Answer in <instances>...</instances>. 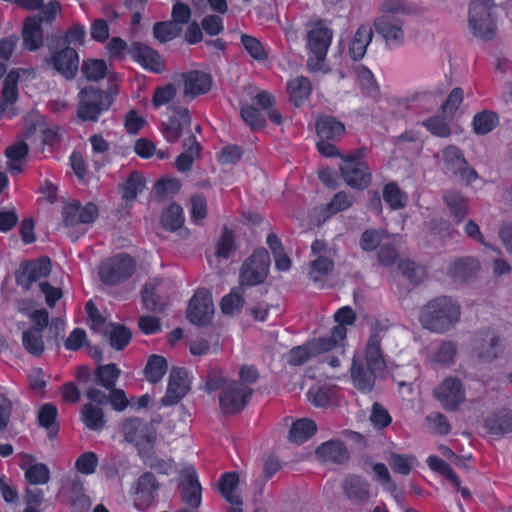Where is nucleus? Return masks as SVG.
<instances>
[{
    "label": "nucleus",
    "instance_id": "51",
    "mask_svg": "<svg viewBox=\"0 0 512 512\" xmlns=\"http://www.w3.org/2000/svg\"><path fill=\"white\" fill-rule=\"evenodd\" d=\"M380 15L399 17L410 15L413 8L406 0H382L379 5Z\"/></svg>",
    "mask_w": 512,
    "mask_h": 512
},
{
    "label": "nucleus",
    "instance_id": "54",
    "mask_svg": "<svg viewBox=\"0 0 512 512\" xmlns=\"http://www.w3.org/2000/svg\"><path fill=\"white\" fill-rule=\"evenodd\" d=\"M160 284L161 280L154 279L147 282L144 286L142 300L148 310L156 311L162 308V302L158 295V287Z\"/></svg>",
    "mask_w": 512,
    "mask_h": 512
},
{
    "label": "nucleus",
    "instance_id": "48",
    "mask_svg": "<svg viewBox=\"0 0 512 512\" xmlns=\"http://www.w3.org/2000/svg\"><path fill=\"white\" fill-rule=\"evenodd\" d=\"M140 457L149 468L158 473L169 474L173 469L172 460L159 457L155 450H140Z\"/></svg>",
    "mask_w": 512,
    "mask_h": 512
},
{
    "label": "nucleus",
    "instance_id": "64",
    "mask_svg": "<svg viewBox=\"0 0 512 512\" xmlns=\"http://www.w3.org/2000/svg\"><path fill=\"white\" fill-rule=\"evenodd\" d=\"M84 76L91 81H98L105 77L107 65L104 60L92 59L84 62L82 66Z\"/></svg>",
    "mask_w": 512,
    "mask_h": 512
},
{
    "label": "nucleus",
    "instance_id": "34",
    "mask_svg": "<svg viewBox=\"0 0 512 512\" xmlns=\"http://www.w3.org/2000/svg\"><path fill=\"white\" fill-rule=\"evenodd\" d=\"M316 131L321 139L335 140L345 132L342 122L332 116H320L316 120Z\"/></svg>",
    "mask_w": 512,
    "mask_h": 512
},
{
    "label": "nucleus",
    "instance_id": "9",
    "mask_svg": "<svg viewBox=\"0 0 512 512\" xmlns=\"http://www.w3.org/2000/svg\"><path fill=\"white\" fill-rule=\"evenodd\" d=\"M86 310L91 321V328L107 334L113 348L121 350L129 343L131 333L127 328L113 323L107 324L101 316L97 315V310L91 302L86 304Z\"/></svg>",
    "mask_w": 512,
    "mask_h": 512
},
{
    "label": "nucleus",
    "instance_id": "26",
    "mask_svg": "<svg viewBox=\"0 0 512 512\" xmlns=\"http://www.w3.org/2000/svg\"><path fill=\"white\" fill-rule=\"evenodd\" d=\"M184 94L189 97H197L211 90L212 78L202 71H189L182 75Z\"/></svg>",
    "mask_w": 512,
    "mask_h": 512
},
{
    "label": "nucleus",
    "instance_id": "41",
    "mask_svg": "<svg viewBox=\"0 0 512 512\" xmlns=\"http://www.w3.org/2000/svg\"><path fill=\"white\" fill-rule=\"evenodd\" d=\"M355 79L362 92L369 97H376L379 94V86L373 73L362 65L354 69Z\"/></svg>",
    "mask_w": 512,
    "mask_h": 512
},
{
    "label": "nucleus",
    "instance_id": "15",
    "mask_svg": "<svg viewBox=\"0 0 512 512\" xmlns=\"http://www.w3.org/2000/svg\"><path fill=\"white\" fill-rule=\"evenodd\" d=\"M180 491L182 500L189 506L197 508L201 503V485L195 468L191 464H183L180 472Z\"/></svg>",
    "mask_w": 512,
    "mask_h": 512
},
{
    "label": "nucleus",
    "instance_id": "6",
    "mask_svg": "<svg viewBox=\"0 0 512 512\" xmlns=\"http://www.w3.org/2000/svg\"><path fill=\"white\" fill-rule=\"evenodd\" d=\"M111 105L110 97L101 90L87 87L79 93L78 117L83 121H97Z\"/></svg>",
    "mask_w": 512,
    "mask_h": 512
},
{
    "label": "nucleus",
    "instance_id": "18",
    "mask_svg": "<svg viewBox=\"0 0 512 512\" xmlns=\"http://www.w3.org/2000/svg\"><path fill=\"white\" fill-rule=\"evenodd\" d=\"M168 120L163 123V134L167 141L175 142L184 133H190L191 118L184 107H169Z\"/></svg>",
    "mask_w": 512,
    "mask_h": 512
},
{
    "label": "nucleus",
    "instance_id": "45",
    "mask_svg": "<svg viewBox=\"0 0 512 512\" xmlns=\"http://www.w3.org/2000/svg\"><path fill=\"white\" fill-rule=\"evenodd\" d=\"M307 457L327 465H343L350 459L347 450H314Z\"/></svg>",
    "mask_w": 512,
    "mask_h": 512
},
{
    "label": "nucleus",
    "instance_id": "3",
    "mask_svg": "<svg viewBox=\"0 0 512 512\" xmlns=\"http://www.w3.org/2000/svg\"><path fill=\"white\" fill-rule=\"evenodd\" d=\"M206 386L210 391L221 389L219 397L220 408L226 414L240 412L244 409L252 395L250 387L243 383H237V381H218L209 377Z\"/></svg>",
    "mask_w": 512,
    "mask_h": 512
},
{
    "label": "nucleus",
    "instance_id": "1",
    "mask_svg": "<svg viewBox=\"0 0 512 512\" xmlns=\"http://www.w3.org/2000/svg\"><path fill=\"white\" fill-rule=\"evenodd\" d=\"M386 368V362L381 352V337L378 331L371 333L364 353H356L351 367V377L354 386L364 392L370 391L375 378Z\"/></svg>",
    "mask_w": 512,
    "mask_h": 512
},
{
    "label": "nucleus",
    "instance_id": "35",
    "mask_svg": "<svg viewBox=\"0 0 512 512\" xmlns=\"http://www.w3.org/2000/svg\"><path fill=\"white\" fill-rule=\"evenodd\" d=\"M485 427L492 435H504L512 432V411L503 409L492 414L486 419Z\"/></svg>",
    "mask_w": 512,
    "mask_h": 512
},
{
    "label": "nucleus",
    "instance_id": "8",
    "mask_svg": "<svg viewBox=\"0 0 512 512\" xmlns=\"http://www.w3.org/2000/svg\"><path fill=\"white\" fill-rule=\"evenodd\" d=\"M270 257L266 249L259 248L243 263L240 271L242 286H255L264 282L268 275Z\"/></svg>",
    "mask_w": 512,
    "mask_h": 512
},
{
    "label": "nucleus",
    "instance_id": "27",
    "mask_svg": "<svg viewBox=\"0 0 512 512\" xmlns=\"http://www.w3.org/2000/svg\"><path fill=\"white\" fill-rule=\"evenodd\" d=\"M334 318L338 325L333 328L329 337H325L327 342L333 343V349L344 344L347 335L346 325H352L356 315L352 308L344 306L335 313Z\"/></svg>",
    "mask_w": 512,
    "mask_h": 512
},
{
    "label": "nucleus",
    "instance_id": "10",
    "mask_svg": "<svg viewBox=\"0 0 512 512\" xmlns=\"http://www.w3.org/2000/svg\"><path fill=\"white\" fill-rule=\"evenodd\" d=\"M134 270L133 258L126 254H119L101 265L99 275L102 282L114 285L129 278Z\"/></svg>",
    "mask_w": 512,
    "mask_h": 512
},
{
    "label": "nucleus",
    "instance_id": "57",
    "mask_svg": "<svg viewBox=\"0 0 512 512\" xmlns=\"http://www.w3.org/2000/svg\"><path fill=\"white\" fill-rule=\"evenodd\" d=\"M383 199L392 209H400L406 205L407 195L395 183H388L383 188Z\"/></svg>",
    "mask_w": 512,
    "mask_h": 512
},
{
    "label": "nucleus",
    "instance_id": "22",
    "mask_svg": "<svg viewBox=\"0 0 512 512\" xmlns=\"http://www.w3.org/2000/svg\"><path fill=\"white\" fill-rule=\"evenodd\" d=\"M333 349V343L327 342L326 338H319L308 342L303 346H297L290 350L288 363L298 366L304 364L311 357L325 353Z\"/></svg>",
    "mask_w": 512,
    "mask_h": 512
},
{
    "label": "nucleus",
    "instance_id": "37",
    "mask_svg": "<svg viewBox=\"0 0 512 512\" xmlns=\"http://www.w3.org/2000/svg\"><path fill=\"white\" fill-rule=\"evenodd\" d=\"M27 454L22 455V468L25 469L26 479L33 485L46 484L50 480V471L43 463L32 464Z\"/></svg>",
    "mask_w": 512,
    "mask_h": 512
},
{
    "label": "nucleus",
    "instance_id": "12",
    "mask_svg": "<svg viewBox=\"0 0 512 512\" xmlns=\"http://www.w3.org/2000/svg\"><path fill=\"white\" fill-rule=\"evenodd\" d=\"M311 250L316 259L311 262L308 275L312 281L318 282L333 270L335 251L327 248L325 242L321 240H315L311 245Z\"/></svg>",
    "mask_w": 512,
    "mask_h": 512
},
{
    "label": "nucleus",
    "instance_id": "63",
    "mask_svg": "<svg viewBox=\"0 0 512 512\" xmlns=\"http://www.w3.org/2000/svg\"><path fill=\"white\" fill-rule=\"evenodd\" d=\"M398 237L391 235L378 251L379 262L385 266H391L397 259L396 245Z\"/></svg>",
    "mask_w": 512,
    "mask_h": 512
},
{
    "label": "nucleus",
    "instance_id": "28",
    "mask_svg": "<svg viewBox=\"0 0 512 512\" xmlns=\"http://www.w3.org/2000/svg\"><path fill=\"white\" fill-rule=\"evenodd\" d=\"M51 62L53 67L66 78L75 76L79 66V56L74 48L66 47L55 53Z\"/></svg>",
    "mask_w": 512,
    "mask_h": 512
},
{
    "label": "nucleus",
    "instance_id": "24",
    "mask_svg": "<svg viewBox=\"0 0 512 512\" xmlns=\"http://www.w3.org/2000/svg\"><path fill=\"white\" fill-rule=\"evenodd\" d=\"M190 380L188 373L182 368L172 369L169 376L167 393L162 399V403L166 406L179 402L189 391Z\"/></svg>",
    "mask_w": 512,
    "mask_h": 512
},
{
    "label": "nucleus",
    "instance_id": "13",
    "mask_svg": "<svg viewBox=\"0 0 512 512\" xmlns=\"http://www.w3.org/2000/svg\"><path fill=\"white\" fill-rule=\"evenodd\" d=\"M214 314L212 295L207 289L198 290L190 300L187 317L195 325L202 326L209 323Z\"/></svg>",
    "mask_w": 512,
    "mask_h": 512
},
{
    "label": "nucleus",
    "instance_id": "62",
    "mask_svg": "<svg viewBox=\"0 0 512 512\" xmlns=\"http://www.w3.org/2000/svg\"><path fill=\"white\" fill-rule=\"evenodd\" d=\"M181 33V28L174 22H159L154 25V37L162 42H168Z\"/></svg>",
    "mask_w": 512,
    "mask_h": 512
},
{
    "label": "nucleus",
    "instance_id": "30",
    "mask_svg": "<svg viewBox=\"0 0 512 512\" xmlns=\"http://www.w3.org/2000/svg\"><path fill=\"white\" fill-rule=\"evenodd\" d=\"M23 47L28 51H36L43 44V31L37 17H28L22 28Z\"/></svg>",
    "mask_w": 512,
    "mask_h": 512
},
{
    "label": "nucleus",
    "instance_id": "2",
    "mask_svg": "<svg viewBox=\"0 0 512 512\" xmlns=\"http://www.w3.org/2000/svg\"><path fill=\"white\" fill-rule=\"evenodd\" d=\"M461 308L457 301L449 297H438L429 301L421 309L419 321L423 328L435 332L445 333L458 323Z\"/></svg>",
    "mask_w": 512,
    "mask_h": 512
},
{
    "label": "nucleus",
    "instance_id": "17",
    "mask_svg": "<svg viewBox=\"0 0 512 512\" xmlns=\"http://www.w3.org/2000/svg\"><path fill=\"white\" fill-rule=\"evenodd\" d=\"M341 490L344 497L355 505L366 504L372 497L370 482L357 474H348L344 477Z\"/></svg>",
    "mask_w": 512,
    "mask_h": 512
},
{
    "label": "nucleus",
    "instance_id": "4",
    "mask_svg": "<svg viewBox=\"0 0 512 512\" xmlns=\"http://www.w3.org/2000/svg\"><path fill=\"white\" fill-rule=\"evenodd\" d=\"M332 31L322 23L311 25L307 30L306 45L311 55L307 67L314 72H328L326 55L331 44Z\"/></svg>",
    "mask_w": 512,
    "mask_h": 512
},
{
    "label": "nucleus",
    "instance_id": "29",
    "mask_svg": "<svg viewBox=\"0 0 512 512\" xmlns=\"http://www.w3.org/2000/svg\"><path fill=\"white\" fill-rule=\"evenodd\" d=\"M239 475L237 472H227L219 480L218 488L222 497L232 506L234 510L240 512L242 497L238 491Z\"/></svg>",
    "mask_w": 512,
    "mask_h": 512
},
{
    "label": "nucleus",
    "instance_id": "14",
    "mask_svg": "<svg viewBox=\"0 0 512 512\" xmlns=\"http://www.w3.org/2000/svg\"><path fill=\"white\" fill-rule=\"evenodd\" d=\"M403 21L399 17L379 15L374 19L373 27L389 47H399L404 43Z\"/></svg>",
    "mask_w": 512,
    "mask_h": 512
},
{
    "label": "nucleus",
    "instance_id": "16",
    "mask_svg": "<svg viewBox=\"0 0 512 512\" xmlns=\"http://www.w3.org/2000/svg\"><path fill=\"white\" fill-rule=\"evenodd\" d=\"M60 485L59 496L68 499L79 512L89 509L90 501L84 493L83 484L77 474L70 473L63 476Z\"/></svg>",
    "mask_w": 512,
    "mask_h": 512
},
{
    "label": "nucleus",
    "instance_id": "39",
    "mask_svg": "<svg viewBox=\"0 0 512 512\" xmlns=\"http://www.w3.org/2000/svg\"><path fill=\"white\" fill-rule=\"evenodd\" d=\"M479 269V262L472 258L466 257L454 261L449 269L448 274L459 281H464Z\"/></svg>",
    "mask_w": 512,
    "mask_h": 512
},
{
    "label": "nucleus",
    "instance_id": "33",
    "mask_svg": "<svg viewBox=\"0 0 512 512\" xmlns=\"http://www.w3.org/2000/svg\"><path fill=\"white\" fill-rule=\"evenodd\" d=\"M311 83L308 78L298 76L287 83L290 102L295 106L303 105L311 94Z\"/></svg>",
    "mask_w": 512,
    "mask_h": 512
},
{
    "label": "nucleus",
    "instance_id": "56",
    "mask_svg": "<svg viewBox=\"0 0 512 512\" xmlns=\"http://www.w3.org/2000/svg\"><path fill=\"white\" fill-rule=\"evenodd\" d=\"M161 222L166 229L171 231L181 227L184 222L183 210L181 206L178 204H171L163 211Z\"/></svg>",
    "mask_w": 512,
    "mask_h": 512
},
{
    "label": "nucleus",
    "instance_id": "23",
    "mask_svg": "<svg viewBox=\"0 0 512 512\" xmlns=\"http://www.w3.org/2000/svg\"><path fill=\"white\" fill-rule=\"evenodd\" d=\"M50 272V260L42 258L22 265L16 274V281L20 286L28 289L32 283L47 277Z\"/></svg>",
    "mask_w": 512,
    "mask_h": 512
},
{
    "label": "nucleus",
    "instance_id": "19",
    "mask_svg": "<svg viewBox=\"0 0 512 512\" xmlns=\"http://www.w3.org/2000/svg\"><path fill=\"white\" fill-rule=\"evenodd\" d=\"M473 350L477 357L492 360L503 351L501 340L494 330L478 331L473 338Z\"/></svg>",
    "mask_w": 512,
    "mask_h": 512
},
{
    "label": "nucleus",
    "instance_id": "21",
    "mask_svg": "<svg viewBox=\"0 0 512 512\" xmlns=\"http://www.w3.org/2000/svg\"><path fill=\"white\" fill-rule=\"evenodd\" d=\"M98 216L96 205L89 203L81 206L78 202L67 203L62 209V217L65 226L73 227L78 224H90Z\"/></svg>",
    "mask_w": 512,
    "mask_h": 512
},
{
    "label": "nucleus",
    "instance_id": "20",
    "mask_svg": "<svg viewBox=\"0 0 512 512\" xmlns=\"http://www.w3.org/2000/svg\"><path fill=\"white\" fill-rule=\"evenodd\" d=\"M159 483L151 473H144L138 478L133 486V500L136 508L145 510L155 500Z\"/></svg>",
    "mask_w": 512,
    "mask_h": 512
},
{
    "label": "nucleus",
    "instance_id": "47",
    "mask_svg": "<svg viewBox=\"0 0 512 512\" xmlns=\"http://www.w3.org/2000/svg\"><path fill=\"white\" fill-rule=\"evenodd\" d=\"M22 342L27 352L34 356H40L44 352L42 331L39 328H30L23 332Z\"/></svg>",
    "mask_w": 512,
    "mask_h": 512
},
{
    "label": "nucleus",
    "instance_id": "44",
    "mask_svg": "<svg viewBox=\"0 0 512 512\" xmlns=\"http://www.w3.org/2000/svg\"><path fill=\"white\" fill-rule=\"evenodd\" d=\"M28 153V146L23 141L16 142L6 149L9 170L12 174H19L22 171V160Z\"/></svg>",
    "mask_w": 512,
    "mask_h": 512
},
{
    "label": "nucleus",
    "instance_id": "40",
    "mask_svg": "<svg viewBox=\"0 0 512 512\" xmlns=\"http://www.w3.org/2000/svg\"><path fill=\"white\" fill-rule=\"evenodd\" d=\"M443 199L456 223L461 222L468 213L467 199L456 191L446 192Z\"/></svg>",
    "mask_w": 512,
    "mask_h": 512
},
{
    "label": "nucleus",
    "instance_id": "31",
    "mask_svg": "<svg viewBox=\"0 0 512 512\" xmlns=\"http://www.w3.org/2000/svg\"><path fill=\"white\" fill-rule=\"evenodd\" d=\"M372 37V27L366 24L359 26L349 45V54L352 59L359 60L364 57L367 47L372 41Z\"/></svg>",
    "mask_w": 512,
    "mask_h": 512
},
{
    "label": "nucleus",
    "instance_id": "42",
    "mask_svg": "<svg viewBox=\"0 0 512 512\" xmlns=\"http://www.w3.org/2000/svg\"><path fill=\"white\" fill-rule=\"evenodd\" d=\"M185 151L180 154L176 159V166L179 171H188L195 158L199 156L200 146L196 141L195 137L190 135L184 142Z\"/></svg>",
    "mask_w": 512,
    "mask_h": 512
},
{
    "label": "nucleus",
    "instance_id": "50",
    "mask_svg": "<svg viewBox=\"0 0 512 512\" xmlns=\"http://www.w3.org/2000/svg\"><path fill=\"white\" fill-rule=\"evenodd\" d=\"M20 78V74L18 70L10 71L3 83L2 97L1 100L8 104L11 108L16 103L18 99V89L17 84Z\"/></svg>",
    "mask_w": 512,
    "mask_h": 512
},
{
    "label": "nucleus",
    "instance_id": "49",
    "mask_svg": "<svg viewBox=\"0 0 512 512\" xmlns=\"http://www.w3.org/2000/svg\"><path fill=\"white\" fill-rule=\"evenodd\" d=\"M244 304V292L242 287L233 288L229 294L225 295L220 303L223 314L233 315L238 312Z\"/></svg>",
    "mask_w": 512,
    "mask_h": 512
},
{
    "label": "nucleus",
    "instance_id": "11",
    "mask_svg": "<svg viewBox=\"0 0 512 512\" xmlns=\"http://www.w3.org/2000/svg\"><path fill=\"white\" fill-rule=\"evenodd\" d=\"M340 171L346 184L352 188L364 189L371 182V171L358 155L344 158L340 165Z\"/></svg>",
    "mask_w": 512,
    "mask_h": 512
},
{
    "label": "nucleus",
    "instance_id": "5",
    "mask_svg": "<svg viewBox=\"0 0 512 512\" xmlns=\"http://www.w3.org/2000/svg\"><path fill=\"white\" fill-rule=\"evenodd\" d=\"M468 27L478 38L490 39L495 32L492 0H471L468 10Z\"/></svg>",
    "mask_w": 512,
    "mask_h": 512
},
{
    "label": "nucleus",
    "instance_id": "7",
    "mask_svg": "<svg viewBox=\"0 0 512 512\" xmlns=\"http://www.w3.org/2000/svg\"><path fill=\"white\" fill-rule=\"evenodd\" d=\"M434 398L447 411H457L466 401L463 382L454 376L444 378L433 390Z\"/></svg>",
    "mask_w": 512,
    "mask_h": 512
},
{
    "label": "nucleus",
    "instance_id": "52",
    "mask_svg": "<svg viewBox=\"0 0 512 512\" xmlns=\"http://www.w3.org/2000/svg\"><path fill=\"white\" fill-rule=\"evenodd\" d=\"M390 236L384 230L368 229L361 236L360 246L364 251H374L380 249Z\"/></svg>",
    "mask_w": 512,
    "mask_h": 512
},
{
    "label": "nucleus",
    "instance_id": "61",
    "mask_svg": "<svg viewBox=\"0 0 512 512\" xmlns=\"http://www.w3.org/2000/svg\"><path fill=\"white\" fill-rule=\"evenodd\" d=\"M427 462L433 471L447 478L455 487H459L460 480L446 461L437 456H430Z\"/></svg>",
    "mask_w": 512,
    "mask_h": 512
},
{
    "label": "nucleus",
    "instance_id": "43",
    "mask_svg": "<svg viewBox=\"0 0 512 512\" xmlns=\"http://www.w3.org/2000/svg\"><path fill=\"white\" fill-rule=\"evenodd\" d=\"M499 124L498 115L495 112L484 110L474 115L472 125L477 135H485L493 131Z\"/></svg>",
    "mask_w": 512,
    "mask_h": 512
},
{
    "label": "nucleus",
    "instance_id": "32",
    "mask_svg": "<svg viewBox=\"0 0 512 512\" xmlns=\"http://www.w3.org/2000/svg\"><path fill=\"white\" fill-rule=\"evenodd\" d=\"M80 420L85 428L92 431H101L106 425L102 408L93 403H86L82 406Z\"/></svg>",
    "mask_w": 512,
    "mask_h": 512
},
{
    "label": "nucleus",
    "instance_id": "59",
    "mask_svg": "<svg viewBox=\"0 0 512 512\" xmlns=\"http://www.w3.org/2000/svg\"><path fill=\"white\" fill-rule=\"evenodd\" d=\"M388 461L393 471L401 475H408L416 463L415 457L398 453H391Z\"/></svg>",
    "mask_w": 512,
    "mask_h": 512
},
{
    "label": "nucleus",
    "instance_id": "60",
    "mask_svg": "<svg viewBox=\"0 0 512 512\" xmlns=\"http://www.w3.org/2000/svg\"><path fill=\"white\" fill-rule=\"evenodd\" d=\"M119 375L120 370L115 364L101 365L96 370L99 383L107 390H111L115 387Z\"/></svg>",
    "mask_w": 512,
    "mask_h": 512
},
{
    "label": "nucleus",
    "instance_id": "58",
    "mask_svg": "<svg viewBox=\"0 0 512 512\" xmlns=\"http://www.w3.org/2000/svg\"><path fill=\"white\" fill-rule=\"evenodd\" d=\"M456 345L447 341L439 345L437 350L429 356V361L435 364H450L456 356Z\"/></svg>",
    "mask_w": 512,
    "mask_h": 512
},
{
    "label": "nucleus",
    "instance_id": "46",
    "mask_svg": "<svg viewBox=\"0 0 512 512\" xmlns=\"http://www.w3.org/2000/svg\"><path fill=\"white\" fill-rule=\"evenodd\" d=\"M57 415V408L52 404H44L39 408V423L47 430L49 437L55 436L58 431Z\"/></svg>",
    "mask_w": 512,
    "mask_h": 512
},
{
    "label": "nucleus",
    "instance_id": "25",
    "mask_svg": "<svg viewBox=\"0 0 512 512\" xmlns=\"http://www.w3.org/2000/svg\"><path fill=\"white\" fill-rule=\"evenodd\" d=\"M129 52L132 58L146 70L160 73L164 68L160 55L149 46L133 43Z\"/></svg>",
    "mask_w": 512,
    "mask_h": 512
},
{
    "label": "nucleus",
    "instance_id": "38",
    "mask_svg": "<svg viewBox=\"0 0 512 512\" xmlns=\"http://www.w3.org/2000/svg\"><path fill=\"white\" fill-rule=\"evenodd\" d=\"M317 430L316 423L307 418L295 421L289 431V439L293 444L301 445L311 438Z\"/></svg>",
    "mask_w": 512,
    "mask_h": 512
},
{
    "label": "nucleus",
    "instance_id": "53",
    "mask_svg": "<svg viewBox=\"0 0 512 512\" xmlns=\"http://www.w3.org/2000/svg\"><path fill=\"white\" fill-rule=\"evenodd\" d=\"M167 361L159 355H152L145 367V375L149 382L156 383L160 381L167 372Z\"/></svg>",
    "mask_w": 512,
    "mask_h": 512
},
{
    "label": "nucleus",
    "instance_id": "36",
    "mask_svg": "<svg viewBox=\"0 0 512 512\" xmlns=\"http://www.w3.org/2000/svg\"><path fill=\"white\" fill-rule=\"evenodd\" d=\"M441 163L446 173L458 174L460 170L465 168L466 160L458 147L449 145L441 152Z\"/></svg>",
    "mask_w": 512,
    "mask_h": 512
},
{
    "label": "nucleus",
    "instance_id": "55",
    "mask_svg": "<svg viewBox=\"0 0 512 512\" xmlns=\"http://www.w3.org/2000/svg\"><path fill=\"white\" fill-rule=\"evenodd\" d=\"M364 465H368L374 472V479L376 482L384 486L389 492L395 493L397 490L396 484L392 481L388 468L383 463H374L367 459Z\"/></svg>",
    "mask_w": 512,
    "mask_h": 512
}]
</instances>
